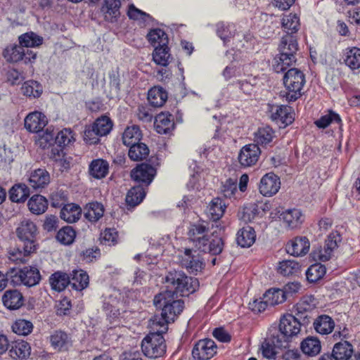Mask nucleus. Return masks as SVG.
Segmentation results:
<instances>
[{"label":"nucleus","mask_w":360,"mask_h":360,"mask_svg":"<svg viewBox=\"0 0 360 360\" xmlns=\"http://www.w3.org/2000/svg\"><path fill=\"white\" fill-rule=\"evenodd\" d=\"M189 239L195 248L200 252H209L213 255H219L224 248L221 231H214L211 236L208 235V228L202 224H193L188 231Z\"/></svg>","instance_id":"nucleus-1"},{"label":"nucleus","mask_w":360,"mask_h":360,"mask_svg":"<svg viewBox=\"0 0 360 360\" xmlns=\"http://www.w3.org/2000/svg\"><path fill=\"white\" fill-rule=\"evenodd\" d=\"M75 138L73 131L70 129H63L58 131L54 139L53 143H49L46 146L48 151L46 155L49 159L53 161L55 169L60 172L67 171L70 167L71 158L68 157L64 153V148L75 142Z\"/></svg>","instance_id":"nucleus-2"},{"label":"nucleus","mask_w":360,"mask_h":360,"mask_svg":"<svg viewBox=\"0 0 360 360\" xmlns=\"http://www.w3.org/2000/svg\"><path fill=\"white\" fill-rule=\"evenodd\" d=\"M168 288L166 291H172L174 295L180 297L188 296L195 292L199 287L198 280L189 277L182 271H171L165 278Z\"/></svg>","instance_id":"nucleus-3"},{"label":"nucleus","mask_w":360,"mask_h":360,"mask_svg":"<svg viewBox=\"0 0 360 360\" xmlns=\"http://www.w3.org/2000/svg\"><path fill=\"white\" fill-rule=\"evenodd\" d=\"M279 57L275 58L274 70L276 72L285 71L296 61L295 54L298 51L297 37L293 34L282 37L278 46Z\"/></svg>","instance_id":"nucleus-4"},{"label":"nucleus","mask_w":360,"mask_h":360,"mask_svg":"<svg viewBox=\"0 0 360 360\" xmlns=\"http://www.w3.org/2000/svg\"><path fill=\"white\" fill-rule=\"evenodd\" d=\"M179 297L174 295L172 291H164L156 295L153 300L155 306L161 309L165 319L172 322L174 321L184 308V302Z\"/></svg>","instance_id":"nucleus-5"},{"label":"nucleus","mask_w":360,"mask_h":360,"mask_svg":"<svg viewBox=\"0 0 360 360\" xmlns=\"http://www.w3.org/2000/svg\"><path fill=\"white\" fill-rule=\"evenodd\" d=\"M283 84L288 92L283 96L288 101H295L302 95V89L305 84L304 75L297 68H291L283 77Z\"/></svg>","instance_id":"nucleus-6"},{"label":"nucleus","mask_w":360,"mask_h":360,"mask_svg":"<svg viewBox=\"0 0 360 360\" xmlns=\"http://www.w3.org/2000/svg\"><path fill=\"white\" fill-rule=\"evenodd\" d=\"M44 115L38 111L29 113L25 119V127L34 133L36 146L44 150L45 148V120Z\"/></svg>","instance_id":"nucleus-7"},{"label":"nucleus","mask_w":360,"mask_h":360,"mask_svg":"<svg viewBox=\"0 0 360 360\" xmlns=\"http://www.w3.org/2000/svg\"><path fill=\"white\" fill-rule=\"evenodd\" d=\"M10 282L13 285H24L28 287L37 285L41 279L39 270L34 267L22 269H11L8 271Z\"/></svg>","instance_id":"nucleus-8"},{"label":"nucleus","mask_w":360,"mask_h":360,"mask_svg":"<svg viewBox=\"0 0 360 360\" xmlns=\"http://www.w3.org/2000/svg\"><path fill=\"white\" fill-rule=\"evenodd\" d=\"M141 349L143 353L149 358L161 356L166 351L163 336L157 333H149L142 340Z\"/></svg>","instance_id":"nucleus-9"},{"label":"nucleus","mask_w":360,"mask_h":360,"mask_svg":"<svg viewBox=\"0 0 360 360\" xmlns=\"http://www.w3.org/2000/svg\"><path fill=\"white\" fill-rule=\"evenodd\" d=\"M3 56L9 63H18L22 60L26 64L34 60L36 54L29 49H25L20 44H11L3 51Z\"/></svg>","instance_id":"nucleus-10"},{"label":"nucleus","mask_w":360,"mask_h":360,"mask_svg":"<svg viewBox=\"0 0 360 360\" xmlns=\"http://www.w3.org/2000/svg\"><path fill=\"white\" fill-rule=\"evenodd\" d=\"M315 307V299L313 296L304 297L295 307V316L302 322L303 326H306L313 319Z\"/></svg>","instance_id":"nucleus-11"},{"label":"nucleus","mask_w":360,"mask_h":360,"mask_svg":"<svg viewBox=\"0 0 360 360\" xmlns=\"http://www.w3.org/2000/svg\"><path fill=\"white\" fill-rule=\"evenodd\" d=\"M181 266L190 274H197L205 267L204 259L196 250L186 249L180 259Z\"/></svg>","instance_id":"nucleus-12"},{"label":"nucleus","mask_w":360,"mask_h":360,"mask_svg":"<svg viewBox=\"0 0 360 360\" xmlns=\"http://www.w3.org/2000/svg\"><path fill=\"white\" fill-rule=\"evenodd\" d=\"M18 238L28 245H37L36 238L38 233L34 223L30 219H24L20 221L15 230Z\"/></svg>","instance_id":"nucleus-13"},{"label":"nucleus","mask_w":360,"mask_h":360,"mask_svg":"<svg viewBox=\"0 0 360 360\" xmlns=\"http://www.w3.org/2000/svg\"><path fill=\"white\" fill-rule=\"evenodd\" d=\"M217 352V345L211 339L199 340L194 346L192 354L197 360H209Z\"/></svg>","instance_id":"nucleus-14"},{"label":"nucleus","mask_w":360,"mask_h":360,"mask_svg":"<svg viewBox=\"0 0 360 360\" xmlns=\"http://www.w3.org/2000/svg\"><path fill=\"white\" fill-rule=\"evenodd\" d=\"M261 150L255 143L244 146L238 154V161L243 167H249L255 165L260 156Z\"/></svg>","instance_id":"nucleus-15"},{"label":"nucleus","mask_w":360,"mask_h":360,"mask_svg":"<svg viewBox=\"0 0 360 360\" xmlns=\"http://www.w3.org/2000/svg\"><path fill=\"white\" fill-rule=\"evenodd\" d=\"M156 174V169L150 165L142 163L133 169L131 172V177L138 183L148 186L153 181Z\"/></svg>","instance_id":"nucleus-16"},{"label":"nucleus","mask_w":360,"mask_h":360,"mask_svg":"<svg viewBox=\"0 0 360 360\" xmlns=\"http://www.w3.org/2000/svg\"><path fill=\"white\" fill-rule=\"evenodd\" d=\"M36 250L37 245H28L24 244L22 247L11 248L8 252V257L11 261L15 264H25L28 262L30 255Z\"/></svg>","instance_id":"nucleus-17"},{"label":"nucleus","mask_w":360,"mask_h":360,"mask_svg":"<svg viewBox=\"0 0 360 360\" xmlns=\"http://www.w3.org/2000/svg\"><path fill=\"white\" fill-rule=\"evenodd\" d=\"M280 187L279 177L274 173H268L261 179L259 189L264 196H272L277 193Z\"/></svg>","instance_id":"nucleus-18"},{"label":"nucleus","mask_w":360,"mask_h":360,"mask_svg":"<svg viewBox=\"0 0 360 360\" xmlns=\"http://www.w3.org/2000/svg\"><path fill=\"white\" fill-rule=\"evenodd\" d=\"M310 243L305 236H297L290 240L285 246L286 252L295 257L305 255L309 250Z\"/></svg>","instance_id":"nucleus-19"},{"label":"nucleus","mask_w":360,"mask_h":360,"mask_svg":"<svg viewBox=\"0 0 360 360\" xmlns=\"http://www.w3.org/2000/svg\"><path fill=\"white\" fill-rule=\"evenodd\" d=\"M285 226L288 229H298L304 221V216L298 209H288L281 214Z\"/></svg>","instance_id":"nucleus-20"},{"label":"nucleus","mask_w":360,"mask_h":360,"mask_svg":"<svg viewBox=\"0 0 360 360\" xmlns=\"http://www.w3.org/2000/svg\"><path fill=\"white\" fill-rule=\"evenodd\" d=\"M302 325V322L298 320L295 315H284L280 321L278 328L282 333H286L290 338L297 335Z\"/></svg>","instance_id":"nucleus-21"},{"label":"nucleus","mask_w":360,"mask_h":360,"mask_svg":"<svg viewBox=\"0 0 360 360\" xmlns=\"http://www.w3.org/2000/svg\"><path fill=\"white\" fill-rule=\"evenodd\" d=\"M120 0H104L101 7L104 19L111 23L116 22L120 16Z\"/></svg>","instance_id":"nucleus-22"},{"label":"nucleus","mask_w":360,"mask_h":360,"mask_svg":"<svg viewBox=\"0 0 360 360\" xmlns=\"http://www.w3.org/2000/svg\"><path fill=\"white\" fill-rule=\"evenodd\" d=\"M271 117L273 120L288 125L293 122L294 114L291 108L288 105H276L271 107Z\"/></svg>","instance_id":"nucleus-23"},{"label":"nucleus","mask_w":360,"mask_h":360,"mask_svg":"<svg viewBox=\"0 0 360 360\" xmlns=\"http://www.w3.org/2000/svg\"><path fill=\"white\" fill-rule=\"evenodd\" d=\"M4 305L10 310L18 309L23 305V296L17 290H8L2 296Z\"/></svg>","instance_id":"nucleus-24"},{"label":"nucleus","mask_w":360,"mask_h":360,"mask_svg":"<svg viewBox=\"0 0 360 360\" xmlns=\"http://www.w3.org/2000/svg\"><path fill=\"white\" fill-rule=\"evenodd\" d=\"M154 125L158 133L161 134L169 133L174 127L172 115L164 112L158 114L155 117Z\"/></svg>","instance_id":"nucleus-25"},{"label":"nucleus","mask_w":360,"mask_h":360,"mask_svg":"<svg viewBox=\"0 0 360 360\" xmlns=\"http://www.w3.org/2000/svg\"><path fill=\"white\" fill-rule=\"evenodd\" d=\"M9 347V355L13 359H25L30 354V345L22 340L12 342Z\"/></svg>","instance_id":"nucleus-26"},{"label":"nucleus","mask_w":360,"mask_h":360,"mask_svg":"<svg viewBox=\"0 0 360 360\" xmlns=\"http://www.w3.org/2000/svg\"><path fill=\"white\" fill-rule=\"evenodd\" d=\"M82 214L81 207L76 204L65 205L60 210V218L68 223H74L79 220Z\"/></svg>","instance_id":"nucleus-27"},{"label":"nucleus","mask_w":360,"mask_h":360,"mask_svg":"<svg viewBox=\"0 0 360 360\" xmlns=\"http://www.w3.org/2000/svg\"><path fill=\"white\" fill-rule=\"evenodd\" d=\"M333 353L338 360H352L353 346L347 340L335 344Z\"/></svg>","instance_id":"nucleus-28"},{"label":"nucleus","mask_w":360,"mask_h":360,"mask_svg":"<svg viewBox=\"0 0 360 360\" xmlns=\"http://www.w3.org/2000/svg\"><path fill=\"white\" fill-rule=\"evenodd\" d=\"M300 26V18L297 14L284 15L281 20V27L286 34L295 35Z\"/></svg>","instance_id":"nucleus-29"},{"label":"nucleus","mask_w":360,"mask_h":360,"mask_svg":"<svg viewBox=\"0 0 360 360\" xmlns=\"http://www.w3.org/2000/svg\"><path fill=\"white\" fill-rule=\"evenodd\" d=\"M256 234L253 228L247 226L238 231L236 241L243 248L251 246L255 241Z\"/></svg>","instance_id":"nucleus-30"},{"label":"nucleus","mask_w":360,"mask_h":360,"mask_svg":"<svg viewBox=\"0 0 360 360\" xmlns=\"http://www.w3.org/2000/svg\"><path fill=\"white\" fill-rule=\"evenodd\" d=\"M170 320L165 319L161 311L160 315H154L149 321V327L151 330L150 333H157L162 335L168 330V324L171 323Z\"/></svg>","instance_id":"nucleus-31"},{"label":"nucleus","mask_w":360,"mask_h":360,"mask_svg":"<svg viewBox=\"0 0 360 360\" xmlns=\"http://www.w3.org/2000/svg\"><path fill=\"white\" fill-rule=\"evenodd\" d=\"M70 342V335L66 332L61 330H55L50 335L51 345L57 351H61L65 349Z\"/></svg>","instance_id":"nucleus-32"},{"label":"nucleus","mask_w":360,"mask_h":360,"mask_svg":"<svg viewBox=\"0 0 360 360\" xmlns=\"http://www.w3.org/2000/svg\"><path fill=\"white\" fill-rule=\"evenodd\" d=\"M89 285V276L83 270H74L70 278V285L76 290H82Z\"/></svg>","instance_id":"nucleus-33"},{"label":"nucleus","mask_w":360,"mask_h":360,"mask_svg":"<svg viewBox=\"0 0 360 360\" xmlns=\"http://www.w3.org/2000/svg\"><path fill=\"white\" fill-rule=\"evenodd\" d=\"M167 99V94L162 87H153L148 94L150 104L155 108L162 106Z\"/></svg>","instance_id":"nucleus-34"},{"label":"nucleus","mask_w":360,"mask_h":360,"mask_svg":"<svg viewBox=\"0 0 360 360\" xmlns=\"http://www.w3.org/2000/svg\"><path fill=\"white\" fill-rule=\"evenodd\" d=\"M142 137L141 131L138 126L128 127L122 134L123 143L127 146H131L139 143Z\"/></svg>","instance_id":"nucleus-35"},{"label":"nucleus","mask_w":360,"mask_h":360,"mask_svg":"<svg viewBox=\"0 0 360 360\" xmlns=\"http://www.w3.org/2000/svg\"><path fill=\"white\" fill-rule=\"evenodd\" d=\"M314 326L319 333L327 335L334 329L335 323L329 316L321 315L314 322Z\"/></svg>","instance_id":"nucleus-36"},{"label":"nucleus","mask_w":360,"mask_h":360,"mask_svg":"<svg viewBox=\"0 0 360 360\" xmlns=\"http://www.w3.org/2000/svg\"><path fill=\"white\" fill-rule=\"evenodd\" d=\"M146 196V191L143 186H133L127 193L126 202L128 205L135 207L140 204Z\"/></svg>","instance_id":"nucleus-37"},{"label":"nucleus","mask_w":360,"mask_h":360,"mask_svg":"<svg viewBox=\"0 0 360 360\" xmlns=\"http://www.w3.org/2000/svg\"><path fill=\"white\" fill-rule=\"evenodd\" d=\"M30 195V189L24 184H15L9 191V198L12 202H21Z\"/></svg>","instance_id":"nucleus-38"},{"label":"nucleus","mask_w":360,"mask_h":360,"mask_svg":"<svg viewBox=\"0 0 360 360\" xmlns=\"http://www.w3.org/2000/svg\"><path fill=\"white\" fill-rule=\"evenodd\" d=\"M108 163L102 159L93 160L89 165V173L96 179L105 177L108 172Z\"/></svg>","instance_id":"nucleus-39"},{"label":"nucleus","mask_w":360,"mask_h":360,"mask_svg":"<svg viewBox=\"0 0 360 360\" xmlns=\"http://www.w3.org/2000/svg\"><path fill=\"white\" fill-rule=\"evenodd\" d=\"M76 237L75 230L70 226H65L60 229L55 238L60 244L64 245H71Z\"/></svg>","instance_id":"nucleus-40"},{"label":"nucleus","mask_w":360,"mask_h":360,"mask_svg":"<svg viewBox=\"0 0 360 360\" xmlns=\"http://www.w3.org/2000/svg\"><path fill=\"white\" fill-rule=\"evenodd\" d=\"M104 213V207L98 202H90L86 207L84 216L90 221H97Z\"/></svg>","instance_id":"nucleus-41"},{"label":"nucleus","mask_w":360,"mask_h":360,"mask_svg":"<svg viewBox=\"0 0 360 360\" xmlns=\"http://www.w3.org/2000/svg\"><path fill=\"white\" fill-rule=\"evenodd\" d=\"M49 282L52 289L60 292L70 285V277L65 273L58 271L51 276Z\"/></svg>","instance_id":"nucleus-42"},{"label":"nucleus","mask_w":360,"mask_h":360,"mask_svg":"<svg viewBox=\"0 0 360 360\" xmlns=\"http://www.w3.org/2000/svg\"><path fill=\"white\" fill-rule=\"evenodd\" d=\"M171 58L167 46H155L153 53L154 62L159 65L166 67Z\"/></svg>","instance_id":"nucleus-43"},{"label":"nucleus","mask_w":360,"mask_h":360,"mask_svg":"<svg viewBox=\"0 0 360 360\" xmlns=\"http://www.w3.org/2000/svg\"><path fill=\"white\" fill-rule=\"evenodd\" d=\"M263 299L266 300V302L270 307L281 304L286 300L285 292L281 289H269L263 295Z\"/></svg>","instance_id":"nucleus-44"},{"label":"nucleus","mask_w":360,"mask_h":360,"mask_svg":"<svg viewBox=\"0 0 360 360\" xmlns=\"http://www.w3.org/2000/svg\"><path fill=\"white\" fill-rule=\"evenodd\" d=\"M21 92L26 96L38 98L43 93V86L36 81H27L22 84Z\"/></svg>","instance_id":"nucleus-45"},{"label":"nucleus","mask_w":360,"mask_h":360,"mask_svg":"<svg viewBox=\"0 0 360 360\" xmlns=\"http://www.w3.org/2000/svg\"><path fill=\"white\" fill-rule=\"evenodd\" d=\"M345 63L352 70L360 68V49L352 47L347 49L345 53Z\"/></svg>","instance_id":"nucleus-46"},{"label":"nucleus","mask_w":360,"mask_h":360,"mask_svg":"<svg viewBox=\"0 0 360 360\" xmlns=\"http://www.w3.org/2000/svg\"><path fill=\"white\" fill-rule=\"evenodd\" d=\"M301 349L304 354L315 356L321 352V342L316 338H307L302 342Z\"/></svg>","instance_id":"nucleus-47"},{"label":"nucleus","mask_w":360,"mask_h":360,"mask_svg":"<svg viewBox=\"0 0 360 360\" xmlns=\"http://www.w3.org/2000/svg\"><path fill=\"white\" fill-rule=\"evenodd\" d=\"M225 203L219 198H214L207 207L208 214L211 215L214 221L218 220L224 213Z\"/></svg>","instance_id":"nucleus-48"},{"label":"nucleus","mask_w":360,"mask_h":360,"mask_svg":"<svg viewBox=\"0 0 360 360\" xmlns=\"http://www.w3.org/2000/svg\"><path fill=\"white\" fill-rule=\"evenodd\" d=\"M20 45L25 49L29 47H35L43 43V37L37 35L34 32H27L19 37Z\"/></svg>","instance_id":"nucleus-49"},{"label":"nucleus","mask_w":360,"mask_h":360,"mask_svg":"<svg viewBox=\"0 0 360 360\" xmlns=\"http://www.w3.org/2000/svg\"><path fill=\"white\" fill-rule=\"evenodd\" d=\"M148 154V146L145 143H139L130 147L128 155L134 161H140L145 159Z\"/></svg>","instance_id":"nucleus-50"},{"label":"nucleus","mask_w":360,"mask_h":360,"mask_svg":"<svg viewBox=\"0 0 360 360\" xmlns=\"http://www.w3.org/2000/svg\"><path fill=\"white\" fill-rule=\"evenodd\" d=\"M278 271L283 276H292L300 272V265L295 260H283L279 262Z\"/></svg>","instance_id":"nucleus-51"},{"label":"nucleus","mask_w":360,"mask_h":360,"mask_svg":"<svg viewBox=\"0 0 360 360\" xmlns=\"http://www.w3.org/2000/svg\"><path fill=\"white\" fill-rule=\"evenodd\" d=\"M147 38L153 46H167L168 39L166 33L161 29H153L148 34Z\"/></svg>","instance_id":"nucleus-52"},{"label":"nucleus","mask_w":360,"mask_h":360,"mask_svg":"<svg viewBox=\"0 0 360 360\" xmlns=\"http://www.w3.org/2000/svg\"><path fill=\"white\" fill-rule=\"evenodd\" d=\"M290 336L285 333H282V331L278 328V330L275 329L271 333L270 341L274 347L278 349H286L290 347Z\"/></svg>","instance_id":"nucleus-53"},{"label":"nucleus","mask_w":360,"mask_h":360,"mask_svg":"<svg viewBox=\"0 0 360 360\" xmlns=\"http://www.w3.org/2000/svg\"><path fill=\"white\" fill-rule=\"evenodd\" d=\"M274 137V131L269 126L259 128L255 133V141L257 145H266L273 140Z\"/></svg>","instance_id":"nucleus-54"},{"label":"nucleus","mask_w":360,"mask_h":360,"mask_svg":"<svg viewBox=\"0 0 360 360\" xmlns=\"http://www.w3.org/2000/svg\"><path fill=\"white\" fill-rule=\"evenodd\" d=\"M326 274L325 266L320 263L311 265L306 272L307 279L310 283H315L323 278Z\"/></svg>","instance_id":"nucleus-55"},{"label":"nucleus","mask_w":360,"mask_h":360,"mask_svg":"<svg viewBox=\"0 0 360 360\" xmlns=\"http://www.w3.org/2000/svg\"><path fill=\"white\" fill-rule=\"evenodd\" d=\"M92 127L98 134L103 136L110 133L112 128V123L108 117L102 116L96 120Z\"/></svg>","instance_id":"nucleus-56"},{"label":"nucleus","mask_w":360,"mask_h":360,"mask_svg":"<svg viewBox=\"0 0 360 360\" xmlns=\"http://www.w3.org/2000/svg\"><path fill=\"white\" fill-rule=\"evenodd\" d=\"M27 206L31 212L40 214L45 212V197L34 195L28 201Z\"/></svg>","instance_id":"nucleus-57"},{"label":"nucleus","mask_w":360,"mask_h":360,"mask_svg":"<svg viewBox=\"0 0 360 360\" xmlns=\"http://www.w3.org/2000/svg\"><path fill=\"white\" fill-rule=\"evenodd\" d=\"M331 123H341L340 117L333 110H329L328 114L322 115L314 122L316 126L320 129H325Z\"/></svg>","instance_id":"nucleus-58"},{"label":"nucleus","mask_w":360,"mask_h":360,"mask_svg":"<svg viewBox=\"0 0 360 360\" xmlns=\"http://www.w3.org/2000/svg\"><path fill=\"white\" fill-rule=\"evenodd\" d=\"M127 15L131 20H141L143 23H148L153 20V18L149 14L137 8L134 4L129 6Z\"/></svg>","instance_id":"nucleus-59"},{"label":"nucleus","mask_w":360,"mask_h":360,"mask_svg":"<svg viewBox=\"0 0 360 360\" xmlns=\"http://www.w3.org/2000/svg\"><path fill=\"white\" fill-rule=\"evenodd\" d=\"M13 331L20 335H27L32 332V323L24 319L16 321L12 326Z\"/></svg>","instance_id":"nucleus-60"},{"label":"nucleus","mask_w":360,"mask_h":360,"mask_svg":"<svg viewBox=\"0 0 360 360\" xmlns=\"http://www.w3.org/2000/svg\"><path fill=\"white\" fill-rule=\"evenodd\" d=\"M29 181L34 188H43L45 185V171L41 169H35L31 174Z\"/></svg>","instance_id":"nucleus-61"},{"label":"nucleus","mask_w":360,"mask_h":360,"mask_svg":"<svg viewBox=\"0 0 360 360\" xmlns=\"http://www.w3.org/2000/svg\"><path fill=\"white\" fill-rule=\"evenodd\" d=\"M333 253V252L332 250H328L327 247L324 245L323 248H320L313 250L311 256L316 261L326 262L331 258Z\"/></svg>","instance_id":"nucleus-62"},{"label":"nucleus","mask_w":360,"mask_h":360,"mask_svg":"<svg viewBox=\"0 0 360 360\" xmlns=\"http://www.w3.org/2000/svg\"><path fill=\"white\" fill-rule=\"evenodd\" d=\"M101 136L92 125L87 127L84 132V140L90 145L98 143Z\"/></svg>","instance_id":"nucleus-63"},{"label":"nucleus","mask_w":360,"mask_h":360,"mask_svg":"<svg viewBox=\"0 0 360 360\" xmlns=\"http://www.w3.org/2000/svg\"><path fill=\"white\" fill-rule=\"evenodd\" d=\"M217 34L225 43L233 36V32L229 25L224 22H219L217 24Z\"/></svg>","instance_id":"nucleus-64"}]
</instances>
